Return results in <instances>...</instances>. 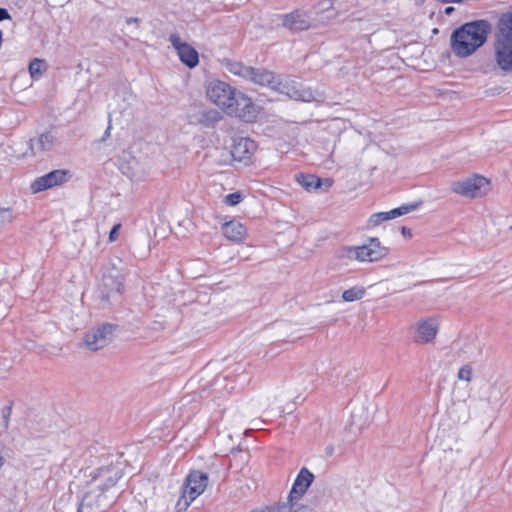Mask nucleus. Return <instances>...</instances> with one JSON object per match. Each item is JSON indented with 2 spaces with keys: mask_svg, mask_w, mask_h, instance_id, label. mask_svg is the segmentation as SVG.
<instances>
[{
  "mask_svg": "<svg viewBox=\"0 0 512 512\" xmlns=\"http://www.w3.org/2000/svg\"><path fill=\"white\" fill-rule=\"evenodd\" d=\"M121 477V470L115 466L100 467L91 473L84 486L78 512H81L84 506L96 510L110 506L116 499L114 488Z\"/></svg>",
  "mask_w": 512,
  "mask_h": 512,
  "instance_id": "f257e3e1",
  "label": "nucleus"
},
{
  "mask_svg": "<svg viewBox=\"0 0 512 512\" xmlns=\"http://www.w3.org/2000/svg\"><path fill=\"white\" fill-rule=\"evenodd\" d=\"M491 25L485 20L466 23L453 31L451 50L459 58L474 54L487 40Z\"/></svg>",
  "mask_w": 512,
  "mask_h": 512,
  "instance_id": "f03ea898",
  "label": "nucleus"
},
{
  "mask_svg": "<svg viewBox=\"0 0 512 512\" xmlns=\"http://www.w3.org/2000/svg\"><path fill=\"white\" fill-rule=\"evenodd\" d=\"M494 61L505 73H512V13L503 15L494 42Z\"/></svg>",
  "mask_w": 512,
  "mask_h": 512,
  "instance_id": "7ed1b4c3",
  "label": "nucleus"
},
{
  "mask_svg": "<svg viewBox=\"0 0 512 512\" xmlns=\"http://www.w3.org/2000/svg\"><path fill=\"white\" fill-rule=\"evenodd\" d=\"M388 255V248L381 245L376 237H372L361 246H348L343 248V256L349 260L359 262H378Z\"/></svg>",
  "mask_w": 512,
  "mask_h": 512,
  "instance_id": "20e7f679",
  "label": "nucleus"
},
{
  "mask_svg": "<svg viewBox=\"0 0 512 512\" xmlns=\"http://www.w3.org/2000/svg\"><path fill=\"white\" fill-rule=\"evenodd\" d=\"M208 485V475L200 471H192L182 487V494L176 503L178 512H184L191 502L200 496Z\"/></svg>",
  "mask_w": 512,
  "mask_h": 512,
  "instance_id": "39448f33",
  "label": "nucleus"
},
{
  "mask_svg": "<svg viewBox=\"0 0 512 512\" xmlns=\"http://www.w3.org/2000/svg\"><path fill=\"white\" fill-rule=\"evenodd\" d=\"M489 180L480 175H472L470 177L452 182L451 191L455 194L467 198L482 197L489 191Z\"/></svg>",
  "mask_w": 512,
  "mask_h": 512,
  "instance_id": "423d86ee",
  "label": "nucleus"
},
{
  "mask_svg": "<svg viewBox=\"0 0 512 512\" xmlns=\"http://www.w3.org/2000/svg\"><path fill=\"white\" fill-rule=\"evenodd\" d=\"M116 326L102 323L88 330L83 336V346L89 351H98L106 347L113 339Z\"/></svg>",
  "mask_w": 512,
  "mask_h": 512,
  "instance_id": "0eeeda50",
  "label": "nucleus"
},
{
  "mask_svg": "<svg viewBox=\"0 0 512 512\" xmlns=\"http://www.w3.org/2000/svg\"><path fill=\"white\" fill-rule=\"evenodd\" d=\"M283 28L295 33L317 28V22L312 17V12L302 8L280 16Z\"/></svg>",
  "mask_w": 512,
  "mask_h": 512,
  "instance_id": "6e6552de",
  "label": "nucleus"
},
{
  "mask_svg": "<svg viewBox=\"0 0 512 512\" xmlns=\"http://www.w3.org/2000/svg\"><path fill=\"white\" fill-rule=\"evenodd\" d=\"M237 93L232 86L220 80L209 82L206 88L207 97L225 113L229 107H232Z\"/></svg>",
  "mask_w": 512,
  "mask_h": 512,
  "instance_id": "1a4fd4ad",
  "label": "nucleus"
},
{
  "mask_svg": "<svg viewBox=\"0 0 512 512\" xmlns=\"http://www.w3.org/2000/svg\"><path fill=\"white\" fill-rule=\"evenodd\" d=\"M439 328L440 321L437 317L419 319L410 328L413 342L419 345L432 343L439 332Z\"/></svg>",
  "mask_w": 512,
  "mask_h": 512,
  "instance_id": "9d476101",
  "label": "nucleus"
},
{
  "mask_svg": "<svg viewBox=\"0 0 512 512\" xmlns=\"http://www.w3.org/2000/svg\"><path fill=\"white\" fill-rule=\"evenodd\" d=\"M260 112L259 107L253 103L252 99L238 92L232 102V107H229L226 113L231 116H236L245 122H254Z\"/></svg>",
  "mask_w": 512,
  "mask_h": 512,
  "instance_id": "9b49d317",
  "label": "nucleus"
},
{
  "mask_svg": "<svg viewBox=\"0 0 512 512\" xmlns=\"http://www.w3.org/2000/svg\"><path fill=\"white\" fill-rule=\"evenodd\" d=\"M274 90L294 100L310 102L314 99L313 91L310 88H306L301 83L290 79L282 81L279 78Z\"/></svg>",
  "mask_w": 512,
  "mask_h": 512,
  "instance_id": "f8f14e48",
  "label": "nucleus"
},
{
  "mask_svg": "<svg viewBox=\"0 0 512 512\" xmlns=\"http://www.w3.org/2000/svg\"><path fill=\"white\" fill-rule=\"evenodd\" d=\"M173 48L176 50L180 61L188 68L192 69L199 63V54L194 47L185 41H182L178 34H171L169 37Z\"/></svg>",
  "mask_w": 512,
  "mask_h": 512,
  "instance_id": "ddd939ff",
  "label": "nucleus"
},
{
  "mask_svg": "<svg viewBox=\"0 0 512 512\" xmlns=\"http://www.w3.org/2000/svg\"><path fill=\"white\" fill-rule=\"evenodd\" d=\"M419 205V203L405 204L387 212L374 213L369 217L367 221V228H375L385 221L406 215L412 211H415L419 207Z\"/></svg>",
  "mask_w": 512,
  "mask_h": 512,
  "instance_id": "4468645a",
  "label": "nucleus"
},
{
  "mask_svg": "<svg viewBox=\"0 0 512 512\" xmlns=\"http://www.w3.org/2000/svg\"><path fill=\"white\" fill-rule=\"evenodd\" d=\"M66 181L67 172L65 170H54L34 180L31 184V189L34 193H38L61 185Z\"/></svg>",
  "mask_w": 512,
  "mask_h": 512,
  "instance_id": "2eb2a0df",
  "label": "nucleus"
},
{
  "mask_svg": "<svg viewBox=\"0 0 512 512\" xmlns=\"http://www.w3.org/2000/svg\"><path fill=\"white\" fill-rule=\"evenodd\" d=\"M257 149L255 141L249 138H238L234 140L231 155L235 161H246L251 158Z\"/></svg>",
  "mask_w": 512,
  "mask_h": 512,
  "instance_id": "dca6fc26",
  "label": "nucleus"
},
{
  "mask_svg": "<svg viewBox=\"0 0 512 512\" xmlns=\"http://www.w3.org/2000/svg\"><path fill=\"white\" fill-rule=\"evenodd\" d=\"M313 479L314 475L307 468H302L292 486L287 501L294 502L295 499L302 497L311 485Z\"/></svg>",
  "mask_w": 512,
  "mask_h": 512,
  "instance_id": "f3484780",
  "label": "nucleus"
},
{
  "mask_svg": "<svg viewBox=\"0 0 512 512\" xmlns=\"http://www.w3.org/2000/svg\"><path fill=\"white\" fill-rule=\"evenodd\" d=\"M56 143V137L51 132H45L38 136V138L31 140L28 143V148L32 155L51 151Z\"/></svg>",
  "mask_w": 512,
  "mask_h": 512,
  "instance_id": "a211bd4d",
  "label": "nucleus"
},
{
  "mask_svg": "<svg viewBox=\"0 0 512 512\" xmlns=\"http://www.w3.org/2000/svg\"><path fill=\"white\" fill-rule=\"evenodd\" d=\"M222 233L229 241L233 242H241L247 236L245 226L235 220L225 222L222 225Z\"/></svg>",
  "mask_w": 512,
  "mask_h": 512,
  "instance_id": "6ab92c4d",
  "label": "nucleus"
},
{
  "mask_svg": "<svg viewBox=\"0 0 512 512\" xmlns=\"http://www.w3.org/2000/svg\"><path fill=\"white\" fill-rule=\"evenodd\" d=\"M279 77L276 76L273 72L268 71L263 68H253V73L248 77V80L262 86H269L272 89H275L276 84L278 83Z\"/></svg>",
  "mask_w": 512,
  "mask_h": 512,
  "instance_id": "aec40b11",
  "label": "nucleus"
},
{
  "mask_svg": "<svg viewBox=\"0 0 512 512\" xmlns=\"http://www.w3.org/2000/svg\"><path fill=\"white\" fill-rule=\"evenodd\" d=\"M303 509H305L304 506H299L295 502L285 501L259 507L251 512H300Z\"/></svg>",
  "mask_w": 512,
  "mask_h": 512,
  "instance_id": "412c9836",
  "label": "nucleus"
},
{
  "mask_svg": "<svg viewBox=\"0 0 512 512\" xmlns=\"http://www.w3.org/2000/svg\"><path fill=\"white\" fill-rule=\"evenodd\" d=\"M461 352L468 359H475V358L479 357L480 355H482L483 344L478 337H476V336L469 337L463 343V345L461 347Z\"/></svg>",
  "mask_w": 512,
  "mask_h": 512,
  "instance_id": "4be33fe9",
  "label": "nucleus"
},
{
  "mask_svg": "<svg viewBox=\"0 0 512 512\" xmlns=\"http://www.w3.org/2000/svg\"><path fill=\"white\" fill-rule=\"evenodd\" d=\"M297 182L307 191L318 189L321 187L322 179L311 174H299L296 176Z\"/></svg>",
  "mask_w": 512,
  "mask_h": 512,
  "instance_id": "5701e85b",
  "label": "nucleus"
},
{
  "mask_svg": "<svg viewBox=\"0 0 512 512\" xmlns=\"http://www.w3.org/2000/svg\"><path fill=\"white\" fill-rule=\"evenodd\" d=\"M227 70L238 77L248 80V77L253 73V67L245 66L240 62H231L227 65Z\"/></svg>",
  "mask_w": 512,
  "mask_h": 512,
  "instance_id": "b1692460",
  "label": "nucleus"
},
{
  "mask_svg": "<svg viewBox=\"0 0 512 512\" xmlns=\"http://www.w3.org/2000/svg\"><path fill=\"white\" fill-rule=\"evenodd\" d=\"M365 293L366 289L363 286H355L345 290L342 293V299L345 302H354L361 300L365 296Z\"/></svg>",
  "mask_w": 512,
  "mask_h": 512,
  "instance_id": "393cba45",
  "label": "nucleus"
},
{
  "mask_svg": "<svg viewBox=\"0 0 512 512\" xmlns=\"http://www.w3.org/2000/svg\"><path fill=\"white\" fill-rule=\"evenodd\" d=\"M45 70L44 60L34 58L29 64V73L32 78H39Z\"/></svg>",
  "mask_w": 512,
  "mask_h": 512,
  "instance_id": "a878e982",
  "label": "nucleus"
},
{
  "mask_svg": "<svg viewBox=\"0 0 512 512\" xmlns=\"http://www.w3.org/2000/svg\"><path fill=\"white\" fill-rule=\"evenodd\" d=\"M13 214L10 208L0 207V230L13 222Z\"/></svg>",
  "mask_w": 512,
  "mask_h": 512,
  "instance_id": "bb28decb",
  "label": "nucleus"
},
{
  "mask_svg": "<svg viewBox=\"0 0 512 512\" xmlns=\"http://www.w3.org/2000/svg\"><path fill=\"white\" fill-rule=\"evenodd\" d=\"M472 373H473V370H472L471 366L464 365L459 369L457 377L459 380L470 382L472 380Z\"/></svg>",
  "mask_w": 512,
  "mask_h": 512,
  "instance_id": "cd10ccee",
  "label": "nucleus"
},
{
  "mask_svg": "<svg viewBox=\"0 0 512 512\" xmlns=\"http://www.w3.org/2000/svg\"><path fill=\"white\" fill-rule=\"evenodd\" d=\"M241 201H242V195L239 192L228 194L227 196H225V200H224V202L230 206H235V205L239 204Z\"/></svg>",
  "mask_w": 512,
  "mask_h": 512,
  "instance_id": "c85d7f7f",
  "label": "nucleus"
},
{
  "mask_svg": "<svg viewBox=\"0 0 512 512\" xmlns=\"http://www.w3.org/2000/svg\"><path fill=\"white\" fill-rule=\"evenodd\" d=\"M121 228V224H115L109 233V241L115 242L118 239V232Z\"/></svg>",
  "mask_w": 512,
  "mask_h": 512,
  "instance_id": "c756f323",
  "label": "nucleus"
},
{
  "mask_svg": "<svg viewBox=\"0 0 512 512\" xmlns=\"http://www.w3.org/2000/svg\"><path fill=\"white\" fill-rule=\"evenodd\" d=\"M401 233L404 237H408V238L412 237V232L408 227L403 226L401 228Z\"/></svg>",
  "mask_w": 512,
  "mask_h": 512,
  "instance_id": "7c9ffc66",
  "label": "nucleus"
},
{
  "mask_svg": "<svg viewBox=\"0 0 512 512\" xmlns=\"http://www.w3.org/2000/svg\"><path fill=\"white\" fill-rule=\"evenodd\" d=\"M10 18L9 13L6 9L0 8V21Z\"/></svg>",
  "mask_w": 512,
  "mask_h": 512,
  "instance_id": "2f4dec72",
  "label": "nucleus"
},
{
  "mask_svg": "<svg viewBox=\"0 0 512 512\" xmlns=\"http://www.w3.org/2000/svg\"><path fill=\"white\" fill-rule=\"evenodd\" d=\"M111 129H112V126H111V119L109 120V124H108V127L104 133V136L102 138V141H105L106 138H108L110 136V132H111Z\"/></svg>",
  "mask_w": 512,
  "mask_h": 512,
  "instance_id": "473e14b6",
  "label": "nucleus"
},
{
  "mask_svg": "<svg viewBox=\"0 0 512 512\" xmlns=\"http://www.w3.org/2000/svg\"><path fill=\"white\" fill-rule=\"evenodd\" d=\"M139 22H140V19L136 18V17L126 18V23L127 24H138Z\"/></svg>",
  "mask_w": 512,
  "mask_h": 512,
  "instance_id": "72a5a7b5",
  "label": "nucleus"
},
{
  "mask_svg": "<svg viewBox=\"0 0 512 512\" xmlns=\"http://www.w3.org/2000/svg\"><path fill=\"white\" fill-rule=\"evenodd\" d=\"M453 11H454V7L449 6L445 9V14L450 15V14H452Z\"/></svg>",
  "mask_w": 512,
  "mask_h": 512,
  "instance_id": "f704fd0d",
  "label": "nucleus"
},
{
  "mask_svg": "<svg viewBox=\"0 0 512 512\" xmlns=\"http://www.w3.org/2000/svg\"><path fill=\"white\" fill-rule=\"evenodd\" d=\"M324 182H325L327 188L332 186V180L331 179H325Z\"/></svg>",
  "mask_w": 512,
  "mask_h": 512,
  "instance_id": "c9c22d12",
  "label": "nucleus"
},
{
  "mask_svg": "<svg viewBox=\"0 0 512 512\" xmlns=\"http://www.w3.org/2000/svg\"><path fill=\"white\" fill-rule=\"evenodd\" d=\"M425 0H415V3L417 5H422L424 3Z\"/></svg>",
  "mask_w": 512,
  "mask_h": 512,
  "instance_id": "e433bc0d",
  "label": "nucleus"
},
{
  "mask_svg": "<svg viewBox=\"0 0 512 512\" xmlns=\"http://www.w3.org/2000/svg\"><path fill=\"white\" fill-rule=\"evenodd\" d=\"M116 292H117L118 294H120V293H121V284H119V285H118Z\"/></svg>",
  "mask_w": 512,
  "mask_h": 512,
  "instance_id": "4c0bfd02",
  "label": "nucleus"
},
{
  "mask_svg": "<svg viewBox=\"0 0 512 512\" xmlns=\"http://www.w3.org/2000/svg\"><path fill=\"white\" fill-rule=\"evenodd\" d=\"M4 464L3 457L0 456V467Z\"/></svg>",
  "mask_w": 512,
  "mask_h": 512,
  "instance_id": "58836bf2",
  "label": "nucleus"
}]
</instances>
